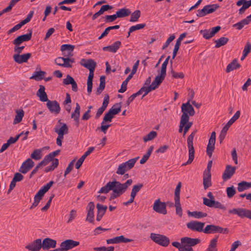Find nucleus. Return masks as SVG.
<instances>
[{
    "mask_svg": "<svg viewBox=\"0 0 251 251\" xmlns=\"http://www.w3.org/2000/svg\"><path fill=\"white\" fill-rule=\"evenodd\" d=\"M132 183V180L131 179H128L124 183H121L116 180L109 181L105 186L100 189L98 193L107 194L110 191H112L113 193L110 197V200H112L124 194L126 191L127 188L131 185Z\"/></svg>",
    "mask_w": 251,
    "mask_h": 251,
    "instance_id": "f257e3e1",
    "label": "nucleus"
},
{
    "mask_svg": "<svg viewBox=\"0 0 251 251\" xmlns=\"http://www.w3.org/2000/svg\"><path fill=\"white\" fill-rule=\"evenodd\" d=\"M80 64L89 70V74L87 79V92L88 95H90L92 92L94 72L96 67L97 64L96 62L92 59H82L80 60Z\"/></svg>",
    "mask_w": 251,
    "mask_h": 251,
    "instance_id": "f03ea898",
    "label": "nucleus"
},
{
    "mask_svg": "<svg viewBox=\"0 0 251 251\" xmlns=\"http://www.w3.org/2000/svg\"><path fill=\"white\" fill-rule=\"evenodd\" d=\"M182 248L180 251H194L192 248L201 242L199 238H192L188 237H184L181 238Z\"/></svg>",
    "mask_w": 251,
    "mask_h": 251,
    "instance_id": "7ed1b4c3",
    "label": "nucleus"
},
{
    "mask_svg": "<svg viewBox=\"0 0 251 251\" xmlns=\"http://www.w3.org/2000/svg\"><path fill=\"white\" fill-rule=\"evenodd\" d=\"M197 130H194L191 134L188 137L187 139V144L189 152V158L187 161L182 164V166H186L191 164L194 158L195 151L193 146V140L196 134Z\"/></svg>",
    "mask_w": 251,
    "mask_h": 251,
    "instance_id": "20e7f679",
    "label": "nucleus"
},
{
    "mask_svg": "<svg viewBox=\"0 0 251 251\" xmlns=\"http://www.w3.org/2000/svg\"><path fill=\"white\" fill-rule=\"evenodd\" d=\"M150 238L153 242L162 247H167L170 244L169 238L163 234L151 233Z\"/></svg>",
    "mask_w": 251,
    "mask_h": 251,
    "instance_id": "39448f33",
    "label": "nucleus"
},
{
    "mask_svg": "<svg viewBox=\"0 0 251 251\" xmlns=\"http://www.w3.org/2000/svg\"><path fill=\"white\" fill-rule=\"evenodd\" d=\"M229 213L237 215L241 218L246 217L251 220V211L242 208H233L229 210Z\"/></svg>",
    "mask_w": 251,
    "mask_h": 251,
    "instance_id": "423d86ee",
    "label": "nucleus"
},
{
    "mask_svg": "<svg viewBox=\"0 0 251 251\" xmlns=\"http://www.w3.org/2000/svg\"><path fill=\"white\" fill-rule=\"evenodd\" d=\"M34 14V11H30L28 14L27 15L26 18L24 19V20L22 21L19 23V24L15 25L14 27H13L12 28H11L10 30H9L7 31L8 34H10L18 30L21 27L26 24V23H28L31 19H32L33 15Z\"/></svg>",
    "mask_w": 251,
    "mask_h": 251,
    "instance_id": "0eeeda50",
    "label": "nucleus"
},
{
    "mask_svg": "<svg viewBox=\"0 0 251 251\" xmlns=\"http://www.w3.org/2000/svg\"><path fill=\"white\" fill-rule=\"evenodd\" d=\"M79 245V242L72 239L66 240L60 244V247L62 251H68Z\"/></svg>",
    "mask_w": 251,
    "mask_h": 251,
    "instance_id": "6e6552de",
    "label": "nucleus"
},
{
    "mask_svg": "<svg viewBox=\"0 0 251 251\" xmlns=\"http://www.w3.org/2000/svg\"><path fill=\"white\" fill-rule=\"evenodd\" d=\"M220 29L221 26H217L211 29L201 30L200 33L204 39H209L213 37Z\"/></svg>",
    "mask_w": 251,
    "mask_h": 251,
    "instance_id": "1a4fd4ad",
    "label": "nucleus"
},
{
    "mask_svg": "<svg viewBox=\"0 0 251 251\" xmlns=\"http://www.w3.org/2000/svg\"><path fill=\"white\" fill-rule=\"evenodd\" d=\"M153 209L160 214L164 215L167 214L166 203L164 202H161L160 199L155 201L153 205Z\"/></svg>",
    "mask_w": 251,
    "mask_h": 251,
    "instance_id": "9d476101",
    "label": "nucleus"
},
{
    "mask_svg": "<svg viewBox=\"0 0 251 251\" xmlns=\"http://www.w3.org/2000/svg\"><path fill=\"white\" fill-rule=\"evenodd\" d=\"M227 230L226 228H223L214 225H207L203 230V232L206 234H210L214 233H223Z\"/></svg>",
    "mask_w": 251,
    "mask_h": 251,
    "instance_id": "9b49d317",
    "label": "nucleus"
},
{
    "mask_svg": "<svg viewBox=\"0 0 251 251\" xmlns=\"http://www.w3.org/2000/svg\"><path fill=\"white\" fill-rule=\"evenodd\" d=\"M204 224V223L193 221L187 224V227L192 231L200 232L203 231Z\"/></svg>",
    "mask_w": 251,
    "mask_h": 251,
    "instance_id": "f8f14e48",
    "label": "nucleus"
},
{
    "mask_svg": "<svg viewBox=\"0 0 251 251\" xmlns=\"http://www.w3.org/2000/svg\"><path fill=\"white\" fill-rule=\"evenodd\" d=\"M47 106L50 111L52 113L57 114L60 111L59 104L56 100H49L47 102Z\"/></svg>",
    "mask_w": 251,
    "mask_h": 251,
    "instance_id": "ddd939ff",
    "label": "nucleus"
},
{
    "mask_svg": "<svg viewBox=\"0 0 251 251\" xmlns=\"http://www.w3.org/2000/svg\"><path fill=\"white\" fill-rule=\"evenodd\" d=\"M133 241L132 239L126 238L123 235L117 236L113 238L106 240V243L107 244H119L121 243H128L131 242Z\"/></svg>",
    "mask_w": 251,
    "mask_h": 251,
    "instance_id": "4468645a",
    "label": "nucleus"
},
{
    "mask_svg": "<svg viewBox=\"0 0 251 251\" xmlns=\"http://www.w3.org/2000/svg\"><path fill=\"white\" fill-rule=\"evenodd\" d=\"M75 46L70 44H64L60 47V50L64 57H72Z\"/></svg>",
    "mask_w": 251,
    "mask_h": 251,
    "instance_id": "2eb2a0df",
    "label": "nucleus"
},
{
    "mask_svg": "<svg viewBox=\"0 0 251 251\" xmlns=\"http://www.w3.org/2000/svg\"><path fill=\"white\" fill-rule=\"evenodd\" d=\"M61 126L56 125L54 128V130L55 133L58 134V136H63L65 134H66L68 132V127L67 125L65 123H62L60 120H59L58 122Z\"/></svg>",
    "mask_w": 251,
    "mask_h": 251,
    "instance_id": "dca6fc26",
    "label": "nucleus"
},
{
    "mask_svg": "<svg viewBox=\"0 0 251 251\" xmlns=\"http://www.w3.org/2000/svg\"><path fill=\"white\" fill-rule=\"evenodd\" d=\"M29 33L22 35L17 37L13 41V44L16 46H20L23 42L30 40L32 37V30H29Z\"/></svg>",
    "mask_w": 251,
    "mask_h": 251,
    "instance_id": "f3484780",
    "label": "nucleus"
},
{
    "mask_svg": "<svg viewBox=\"0 0 251 251\" xmlns=\"http://www.w3.org/2000/svg\"><path fill=\"white\" fill-rule=\"evenodd\" d=\"M34 166V162L30 158H28L23 162L20 168L19 171L23 174H26Z\"/></svg>",
    "mask_w": 251,
    "mask_h": 251,
    "instance_id": "a211bd4d",
    "label": "nucleus"
},
{
    "mask_svg": "<svg viewBox=\"0 0 251 251\" xmlns=\"http://www.w3.org/2000/svg\"><path fill=\"white\" fill-rule=\"evenodd\" d=\"M181 111L182 114H185L189 117V115L192 116L195 114V110L192 106L190 104L189 100L186 103H183L181 105Z\"/></svg>",
    "mask_w": 251,
    "mask_h": 251,
    "instance_id": "6ab92c4d",
    "label": "nucleus"
},
{
    "mask_svg": "<svg viewBox=\"0 0 251 251\" xmlns=\"http://www.w3.org/2000/svg\"><path fill=\"white\" fill-rule=\"evenodd\" d=\"M95 208V204L93 202H90L87 205V213L86 221L89 222L91 223H94V210Z\"/></svg>",
    "mask_w": 251,
    "mask_h": 251,
    "instance_id": "aec40b11",
    "label": "nucleus"
},
{
    "mask_svg": "<svg viewBox=\"0 0 251 251\" xmlns=\"http://www.w3.org/2000/svg\"><path fill=\"white\" fill-rule=\"evenodd\" d=\"M31 54L30 53H27L22 55L16 54L13 55V59L16 63L22 64L23 63L27 62L31 57Z\"/></svg>",
    "mask_w": 251,
    "mask_h": 251,
    "instance_id": "412c9836",
    "label": "nucleus"
},
{
    "mask_svg": "<svg viewBox=\"0 0 251 251\" xmlns=\"http://www.w3.org/2000/svg\"><path fill=\"white\" fill-rule=\"evenodd\" d=\"M56 245V241L53 239L47 238L42 242V248L44 250H48L50 248H54Z\"/></svg>",
    "mask_w": 251,
    "mask_h": 251,
    "instance_id": "4be33fe9",
    "label": "nucleus"
},
{
    "mask_svg": "<svg viewBox=\"0 0 251 251\" xmlns=\"http://www.w3.org/2000/svg\"><path fill=\"white\" fill-rule=\"evenodd\" d=\"M235 170L236 167H232L230 165H227L226 167L224 173L222 176L223 180L226 181L230 179L235 173Z\"/></svg>",
    "mask_w": 251,
    "mask_h": 251,
    "instance_id": "5701e85b",
    "label": "nucleus"
},
{
    "mask_svg": "<svg viewBox=\"0 0 251 251\" xmlns=\"http://www.w3.org/2000/svg\"><path fill=\"white\" fill-rule=\"evenodd\" d=\"M42 248V241L41 239H37L27 245L25 248L30 251H39Z\"/></svg>",
    "mask_w": 251,
    "mask_h": 251,
    "instance_id": "b1692460",
    "label": "nucleus"
},
{
    "mask_svg": "<svg viewBox=\"0 0 251 251\" xmlns=\"http://www.w3.org/2000/svg\"><path fill=\"white\" fill-rule=\"evenodd\" d=\"M94 147H92L88 149L87 151H86L83 155L77 161L75 165L76 169H78L81 167L86 157L94 150Z\"/></svg>",
    "mask_w": 251,
    "mask_h": 251,
    "instance_id": "393cba45",
    "label": "nucleus"
},
{
    "mask_svg": "<svg viewBox=\"0 0 251 251\" xmlns=\"http://www.w3.org/2000/svg\"><path fill=\"white\" fill-rule=\"evenodd\" d=\"M80 111V105L78 103H76L75 111L71 114V118L75 122L77 127H78L79 125Z\"/></svg>",
    "mask_w": 251,
    "mask_h": 251,
    "instance_id": "a878e982",
    "label": "nucleus"
},
{
    "mask_svg": "<svg viewBox=\"0 0 251 251\" xmlns=\"http://www.w3.org/2000/svg\"><path fill=\"white\" fill-rule=\"evenodd\" d=\"M203 184L205 189H206L211 185L210 171H207L203 172Z\"/></svg>",
    "mask_w": 251,
    "mask_h": 251,
    "instance_id": "bb28decb",
    "label": "nucleus"
},
{
    "mask_svg": "<svg viewBox=\"0 0 251 251\" xmlns=\"http://www.w3.org/2000/svg\"><path fill=\"white\" fill-rule=\"evenodd\" d=\"M45 90V87L43 85H40V88L37 92V96L39 98L40 101L43 102H47L49 100Z\"/></svg>",
    "mask_w": 251,
    "mask_h": 251,
    "instance_id": "cd10ccee",
    "label": "nucleus"
},
{
    "mask_svg": "<svg viewBox=\"0 0 251 251\" xmlns=\"http://www.w3.org/2000/svg\"><path fill=\"white\" fill-rule=\"evenodd\" d=\"M121 45V42L120 41H116L112 45L104 47L102 48L104 51H109L111 52H116L120 48Z\"/></svg>",
    "mask_w": 251,
    "mask_h": 251,
    "instance_id": "c85d7f7f",
    "label": "nucleus"
},
{
    "mask_svg": "<svg viewBox=\"0 0 251 251\" xmlns=\"http://www.w3.org/2000/svg\"><path fill=\"white\" fill-rule=\"evenodd\" d=\"M251 22V17L250 16H247L245 19L242 20L239 22L233 25V26L236 27L237 29H241L245 25L249 24Z\"/></svg>",
    "mask_w": 251,
    "mask_h": 251,
    "instance_id": "c756f323",
    "label": "nucleus"
},
{
    "mask_svg": "<svg viewBox=\"0 0 251 251\" xmlns=\"http://www.w3.org/2000/svg\"><path fill=\"white\" fill-rule=\"evenodd\" d=\"M241 65L238 63L237 60L234 59L231 63L228 64L226 71V73H229L231 71L240 68Z\"/></svg>",
    "mask_w": 251,
    "mask_h": 251,
    "instance_id": "7c9ffc66",
    "label": "nucleus"
},
{
    "mask_svg": "<svg viewBox=\"0 0 251 251\" xmlns=\"http://www.w3.org/2000/svg\"><path fill=\"white\" fill-rule=\"evenodd\" d=\"M187 214L189 216L192 217L196 219H201V218L206 217L207 215L206 213L197 211L193 212L188 211Z\"/></svg>",
    "mask_w": 251,
    "mask_h": 251,
    "instance_id": "2f4dec72",
    "label": "nucleus"
},
{
    "mask_svg": "<svg viewBox=\"0 0 251 251\" xmlns=\"http://www.w3.org/2000/svg\"><path fill=\"white\" fill-rule=\"evenodd\" d=\"M117 17L121 18L126 17L131 14V11L129 9L123 8L118 10L116 12Z\"/></svg>",
    "mask_w": 251,
    "mask_h": 251,
    "instance_id": "473e14b6",
    "label": "nucleus"
},
{
    "mask_svg": "<svg viewBox=\"0 0 251 251\" xmlns=\"http://www.w3.org/2000/svg\"><path fill=\"white\" fill-rule=\"evenodd\" d=\"M189 120V117L187 116L186 115L182 114L181 115L179 126V132L181 133L182 131L183 128L184 127L186 124H187V122H188Z\"/></svg>",
    "mask_w": 251,
    "mask_h": 251,
    "instance_id": "72a5a7b5",
    "label": "nucleus"
},
{
    "mask_svg": "<svg viewBox=\"0 0 251 251\" xmlns=\"http://www.w3.org/2000/svg\"><path fill=\"white\" fill-rule=\"evenodd\" d=\"M251 187V183L242 181L238 184L237 190L239 192H243Z\"/></svg>",
    "mask_w": 251,
    "mask_h": 251,
    "instance_id": "f704fd0d",
    "label": "nucleus"
},
{
    "mask_svg": "<svg viewBox=\"0 0 251 251\" xmlns=\"http://www.w3.org/2000/svg\"><path fill=\"white\" fill-rule=\"evenodd\" d=\"M54 182L50 181L46 185H44L37 192L38 194L41 195L42 196L50 189Z\"/></svg>",
    "mask_w": 251,
    "mask_h": 251,
    "instance_id": "c9c22d12",
    "label": "nucleus"
},
{
    "mask_svg": "<svg viewBox=\"0 0 251 251\" xmlns=\"http://www.w3.org/2000/svg\"><path fill=\"white\" fill-rule=\"evenodd\" d=\"M43 151V149L35 150L30 155L31 158L35 160H40L42 157V152Z\"/></svg>",
    "mask_w": 251,
    "mask_h": 251,
    "instance_id": "e433bc0d",
    "label": "nucleus"
},
{
    "mask_svg": "<svg viewBox=\"0 0 251 251\" xmlns=\"http://www.w3.org/2000/svg\"><path fill=\"white\" fill-rule=\"evenodd\" d=\"M217 241L218 240L217 238L212 239L210 241L209 245L205 251H217Z\"/></svg>",
    "mask_w": 251,
    "mask_h": 251,
    "instance_id": "4c0bfd02",
    "label": "nucleus"
},
{
    "mask_svg": "<svg viewBox=\"0 0 251 251\" xmlns=\"http://www.w3.org/2000/svg\"><path fill=\"white\" fill-rule=\"evenodd\" d=\"M228 41V38L225 37H222L218 40L214 41L215 48H219L221 46L225 45Z\"/></svg>",
    "mask_w": 251,
    "mask_h": 251,
    "instance_id": "58836bf2",
    "label": "nucleus"
},
{
    "mask_svg": "<svg viewBox=\"0 0 251 251\" xmlns=\"http://www.w3.org/2000/svg\"><path fill=\"white\" fill-rule=\"evenodd\" d=\"M153 150V146H151L149 149H148L147 152L143 155L142 158L140 161V163L141 164H143L148 160L149 158L150 157L151 152H152V151Z\"/></svg>",
    "mask_w": 251,
    "mask_h": 251,
    "instance_id": "ea45409f",
    "label": "nucleus"
},
{
    "mask_svg": "<svg viewBox=\"0 0 251 251\" xmlns=\"http://www.w3.org/2000/svg\"><path fill=\"white\" fill-rule=\"evenodd\" d=\"M132 76L131 75H129L125 80H124L122 85L121 88L118 90V92L123 93L125 92L126 90L127 85L128 81L131 79Z\"/></svg>",
    "mask_w": 251,
    "mask_h": 251,
    "instance_id": "a19ab883",
    "label": "nucleus"
},
{
    "mask_svg": "<svg viewBox=\"0 0 251 251\" xmlns=\"http://www.w3.org/2000/svg\"><path fill=\"white\" fill-rule=\"evenodd\" d=\"M24 116V112L23 110H18L16 111V115L14 120L13 124H17L22 120Z\"/></svg>",
    "mask_w": 251,
    "mask_h": 251,
    "instance_id": "79ce46f5",
    "label": "nucleus"
},
{
    "mask_svg": "<svg viewBox=\"0 0 251 251\" xmlns=\"http://www.w3.org/2000/svg\"><path fill=\"white\" fill-rule=\"evenodd\" d=\"M128 170H129L125 165V163H122L119 165L116 173L117 174L123 175L125 174L126 172Z\"/></svg>",
    "mask_w": 251,
    "mask_h": 251,
    "instance_id": "37998d69",
    "label": "nucleus"
},
{
    "mask_svg": "<svg viewBox=\"0 0 251 251\" xmlns=\"http://www.w3.org/2000/svg\"><path fill=\"white\" fill-rule=\"evenodd\" d=\"M105 76H101L100 77V83L99 86L97 89V94H100L105 88Z\"/></svg>",
    "mask_w": 251,
    "mask_h": 251,
    "instance_id": "c03bdc74",
    "label": "nucleus"
},
{
    "mask_svg": "<svg viewBox=\"0 0 251 251\" xmlns=\"http://www.w3.org/2000/svg\"><path fill=\"white\" fill-rule=\"evenodd\" d=\"M52 161L50 165L47 167L45 168V171L46 172H49L53 170L55 168H56L59 163V160L57 159H54L52 160Z\"/></svg>",
    "mask_w": 251,
    "mask_h": 251,
    "instance_id": "a18cd8bd",
    "label": "nucleus"
},
{
    "mask_svg": "<svg viewBox=\"0 0 251 251\" xmlns=\"http://www.w3.org/2000/svg\"><path fill=\"white\" fill-rule=\"evenodd\" d=\"M45 74V72L42 71L35 72L33 75L30 77V79H34L36 80H41Z\"/></svg>",
    "mask_w": 251,
    "mask_h": 251,
    "instance_id": "49530a36",
    "label": "nucleus"
},
{
    "mask_svg": "<svg viewBox=\"0 0 251 251\" xmlns=\"http://www.w3.org/2000/svg\"><path fill=\"white\" fill-rule=\"evenodd\" d=\"M130 19L129 20V21L130 22H137L138 20V19L140 17V11L139 10H135L134 12H133L132 14H130Z\"/></svg>",
    "mask_w": 251,
    "mask_h": 251,
    "instance_id": "de8ad7c7",
    "label": "nucleus"
},
{
    "mask_svg": "<svg viewBox=\"0 0 251 251\" xmlns=\"http://www.w3.org/2000/svg\"><path fill=\"white\" fill-rule=\"evenodd\" d=\"M166 73H165V72H162V71H160V74L155 77L154 80V81L157 83V84L160 85V84L164 79L166 76Z\"/></svg>",
    "mask_w": 251,
    "mask_h": 251,
    "instance_id": "09e8293b",
    "label": "nucleus"
},
{
    "mask_svg": "<svg viewBox=\"0 0 251 251\" xmlns=\"http://www.w3.org/2000/svg\"><path fill=\"white\" fill-rule=\"evenodd\" d=\"M96 207L97 208V214L103 216L107 210V206L97 203Z\"/></svg>",
    "mask_w": 251,
    "mask_h": 251,
    "instance_id": "8fccbe9b",
    "label": "nucleus"
},
{
    "mask_svg": "<svg viewBox=\"0 0 251 251\" xmlns=\"http://www.w3.org/2000/svg\"><path fill=\"white\" fill-rule=\"evenodd\" d=\"M215 142L208 141L206 148V153L209 157L211 156L212 152L215 149Z\"/></svg>",
    "mask_w": 251,
    "mask_h": 251,
    "instance_id": "3c124183",
    "label": "nucleus"
},
{
    "mask_svg": "<svg viewBox=\"0 0 251 251\" xmlns=\"http://www.w3.org/2000/svg\"><path fill=\"white\" fill-rule=\"evenodd\" d=\"M157 136V133L155 131H151L147 135L144 137L143 140L145 142L152 140Z\"/></svg>",
    "mask_w": 251,
    "mask_h": 251,
    "instance_id": "603ef678",
    "label": "nucleus"
},
{
    "mask_svg": "<svg viewBox=\"0 0 251 251\" xmlns=\"http://www.w3.org/2000/svg\"><path fill=\"white\" fill-rule=\"evenodd\" d=\"M205 7L206 8L207 13L209 14L216 11L219 7V5L217 4H213L206 5Z\"/></svg>",
    "mask_w": 251,
    "mask_h": 251,
    "instance_id": "864d4df0",
    "label": "nucleus"
},
{
    "mask_svg": "<svg viewBox=\"0 0 251 251\" xmlns=\"http://www.w3.org/2000/svg\"><path fill=\"white\" fill-rule=\"evenodd\" d=\"M143 186V184L139 183L137 185H135L133 186V188L131 190V192L130 195L132 197H135L136 194L138 192L141 188Z\"/></svg>",
    "mask_w": 251,
    "mask_h": 251,
    "instance_id": "5fc2aeb1",
    "label": "nucleus"
},
{
    "mask_svg": "<svg viewBox=\"0 0 251 251\" xmlns=\"http://www.w3.org/2000/svg\"><path fill=\"white\" fill-rule=\"evenodd\" d=\"M181 187V183L180 182H179L177 183L175 191V201H180L179 195Z\"/></svg>",
    "mask_w": 251,
    "mask_h": 251,
    "instance_id": "6e6d98bb",
    "label": "nucleus"
},
{
    "mask_svg": "<svg viewBox=\"0 0 251 251\" xmlns=\"http://www.w3.org/2000/svg\"><path fill=\"white\" fill-rule=\"evenodd\" d=\"M138 158H139V157L132 158L131 159L128 160L126 162H124V163H125V165L126 166V167L128 168V169L129 170H130L134 167L136 162L138 159Z\"/></svg>",
    "mask_w": 251,
    "mask_h": 251,
    "instance_id": "4d7b16f0",
    "label": "nucleus"
},
{
    "mask_svg": "<svg viewBox=\"0 0 251 251\" xmlns=\"http://www.w3.org/2000/svg\"><path fill=\"white\" fill-rule=\"evenodd\" d=\"M176 214L179 217H181L182 215V210L180 203V201H175Z\"/></svg>",
    "mask_w": 251,
    "mask_h": 251,
    "instance_id": "13d9d810",
    "label": "nucleus"
},
{
    "mask_svg": "<svg viewBox=\"0 0 251 251\" xmlns=\"http://www.w3.org/2000/svg\"><path fill=\"white\" fill-rule=\"evenodd\" d=\"M226 193L228 198H232L236 193V190L233 186L226 188Z\"/></svg>",
    "mask_w": 251,
    "mask_h": 251,
    "instance_id": "bf43d9fd",
    "label": "nucleus"
},
{
    "mask_svg": "<svg viewBox=\"0 0 251 251\" xmlns=\"http://www.w3.org/2000/svg\"><path fill=\"white\" fill-rule=\"evenodd\" d=\"M113 117L114 116L108 111L103 118L102 124H105L106 122H111Z\"/></svg>",
    "mask_w": 251,
    "mask_h": 251,
    "instance_id": "052dcab7",
    "label": "nucleus"
},
{
    "mask_svg": "<svg viewBox=\"0 0 251 251\" xmlns=\"http://www.w3.org/2000/svg\"><path fill=\"white\" fill-rule=\"evenodd\" d=\"M145 26H146L145 24H137L135 25L131 26L129 28V32H132L137 30H139V29H142L144 27H145Z\"/></svg>",
    "mask_w": 251,
    "mask_h": 251,
    "instance_id": "680f3d73",
    "label": "nucleus"
},
{
    "mask_svg": "<svg viewBox=\"0 0 251 251\" xmlns=\"http://www.w3.org/2000/svg\"><path fill=\"white\" fill-rule=\"evenodd\" d=\"M94 250L95 251H114V248L112 246H110L108 247H95L94 248Z\"/></svg>",
    "mask_w": 251,
    "mask_h": 251,
    "instance_id": "e2e57ef3",
    "label": "nucleus"
},
{
    "mask_svg": "<svg viewBox=\"0 0 251 251\" xmlns=\"http://www.w3.org/2000/svg\"><path fill=\"white\" fill-rule=\"evenodd\" d=\"M147 90L148 87L143 86L138 92L135 93V94H137V96L143 94L142 96V98H143L151 92L149 91H147Z\"/></svg>",
    "mask_w": 251,
    "mask_h": 251,
    "instance_id": "0e129e2a",
    "label": "nucleus"
},
{
    "mask_svg": "<svg viewBox=\"0 0 251 251\" xmlns=\"http://www.w3.org/2000/svg\"><path fill=\"white\" fill-rule=\"evenodd\" d=\"M52 161L51 159L50 158L48 155L45 156L44 158L42 161H41L38 164V166H46L50 162Z\"/></svg>",
    "mask_w": 251,
    "mask_h": 251,
    "instance_id": "69168bd1",
    "label": "nucleus"
},
{
    "mask_svg": "<svg viewBox=\"0 0 251 251\" xmlns=\"http://www.w3.org/2000/svg\"><path fill=\"white\" fill-rule=\"evenodd\" d=\"M116 13L112 15H106L105 16V21L106 23L112 22L117 18Z\"/></svg>",
    "mask_w": 251,
    "mask_h": 251,
    "instance_id": "338daca9",
    "label": "nucleus"
},
{
    "mask_svg": "<svg viewBox=\"0 0 251 251\" xmlns=\"http://www.w3.org/2000/svg\"><path fill=\"white\" fill-rule=\"evenodd\" d=\"M207 14H208L207 13L206 8H205V6L202 9L198 10L197 13V16L199 17H202Z\"/></svg>",
    "mask_w": 251,
    "mask_h": 251,
    "instance_id": "774afa93",
    "label": "nucleus"
}]
</instances>
